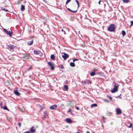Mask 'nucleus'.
<instances>
[{"label":"nucleus","mask_w":133,"mask_h":133,"mask_svg":"<svg viewBox=\"0 0 133 133\" xmlns=\"http://www.w3.org/2000/svg\"><path fill=\"white\" fill-rule=\"evenodd\" d=\"M116 27L114 24H110L108 27V30L111 31L113 32L114 31Z\"/></svg>","instance_id":"obj_1"},{"label":"nucleus","mask_w":133,"mask_h":133,"mask_svg":"<svg viewBox=\"0 0 133 133\" xmlns=\"http://www.w3.org/2000/svg\"><path fill=\"white\" fill-rule=\"evenodd\" d=\"M114 86V88L113 90H112L111 91L112 93L115 92L117 91L118 90V84L115 83Z\"/></svg>","instance_id":"obj_2"},{"label":"nucleus","mask_w":133,"mask_h":133,"mask_svg":"<svg viewBox=\"0 0 133 133\" xmlns=\"http://www.w3.org/2000/svg\"><path fill=\"white\" fill-rule=\"evenodd\" d=\"M48 63L49 65L50 66L51 69L52 70H54V67L55 65V64L52 62H49Z\"/></svg>","instance_id":"obj_3"},{"label":"nucleus","mask_w":133,"mask_h":133,"mask_svg":"<svg viewBox=\"0 0 133 133\" xmlns=\"http://www.w3.org/2000/svg\"><path fill=\"white\" fill-rule=\"evenodd\" d=\"M8 49L10 50H12L14 48L15 46L14 45L10 44L7 45Z\"/></svg>","instance_id":"obj_4"},{"label":"nucleus","mask_w":133,"mask_h":133,"mask_svg":"<svg viewBox=\"0 0 133 133\" xmlns=\"http://www.w3.org/2000/svg\"><path fill=\"white\" fill-rule=\"evenodd\" d=\"M62 57L64 60H66L69 57V55L68 54L64 53V54L62 55Z\"/></svg>","instance_id":"obj_5"},{"label":"nucleus","mask_w":133,"mask_h":133,"mask_svg":"<svg viewBox=\"0 0 133 133\" xmlns=\"http://www.w3.org/2000/svg\"><path fill=\"white\" fill-rule=\"evenodd\" d=\"M116 114L117 115L120 114L122 113V111L119 108H116Z\"/></svg>","instance_id":"obj_6"},{"label":"nucleus","mask_w":133,"mask_h":133,"mask_svg":"<svg viewBox=\"0 0 133 133\" xmlns=\"http://www.w3.org/2000/svg\"><path fill=\"white\" fill-rule=\"evenodd\" d=\"M82 83L83 84H89V83L90 84L91 83V82L90 81H89L88 80H85V81H82Z\"/></svg>","instance_id":"obj_7"},{"label":"nucleus","mask_w":133,"mask_h":133,"mask_svg":"<svg viewBox=\"0 0 133 133\" xmlns=\"http://www.w3.org/2000/svg\"><path fill=\"white\" fill-rule=\"evenodd\" d=\"M30 132H34L35 131L36 129L33 126L31 128H30Z\"/></svg>","instance_id":"obj_8"},{"label":"nucleus","mask_w":133,"mask_h":133,"mask_svg":"<svg viewBox=\"0 0 133 133\" xmlns=\"http://www.w3.org/2000/svg\"><path fill=\"white\" fill-rule=\"evenodd\" d=\"M57 106L56 105H53L50 107V109L55 110L57 108Z\"/></svg>","instance_id":"obj_9"},{"label":"nucleus","mask_w":133,"mask_h":133,"mask_svg":"<svg viewBox=\"0 0 133 133\" xmlns=\"http://www.w3.org/2000/svg\"><path fill=\"white\" fill-rule=\"evenodd\" d=\"M66 121L68 123H70L72 122V121L71 119L69 118H66Z\"/></svg>","instance_id":"obj_10"},{"label":"nucleus","mask_w":133,"mask_h":133,"mask_svg":"<svg viewBox=\"0 0 133 133\" xmlns=\"http://www.w3.org/2000/svg\"><path fill=\"white\" fill-rule=\"evenodd\" d=\"M14 92V93L17 96H19L20 95V93L17 90H15Z\"/></svg>","instance_id":"obj_11"},{"label":"nucleus","mask_w":133,"mask_h":133,"mask_svg":"<svg viewBox=\"0 0 133 133\" xmlns=\"http://www.w3.org/2000/svg\"><path fill=\"white\" fill-rule=\"evenodd\" d=\"M34 53L36 55H39L41 53L39 51H37L36 50L34 51Z\"/></svg>","instance_id":"obj_12"},{"label":"nucleus","mask_w":133,"mask_h":133,"mask_svg":"<svg viewBox=\"0 0 133 133\" xmlns=\"http://www.w3.org/2000/svg\"><path fill=\"white\" fill-rule=\"evenodd\" d=\"M21 11H24L25 9V6L23 5H21Z\"/></svg>","instance_id":"obj_13"},{"label":"nucleus","mask_w":133,"mask_h":133,"mask_svg":"<svg viewBox=\"0 0 133 133\" xmlns=\"http://www.w3.org/2000/svg\"><path fill=\"white\" fill-rule=\"evenodd\" d=\"M51 59L52 60H54L55 59V57L54 55H52L50 56Z\"/></svg>","instance_id":"obj_14"},{"label":"nucleus","mask_w":133,"mask_h":133,"mask_svg":"<svg viewBox=\"0 0 133 133\" xmlns=\"http://www.w3.org/2000/svg\"><path fill=\"white\" fill-rule=\"evenodd\" d=\"M33 42V41H29L28 43V44L29 45H31L32 44Z\"/></svg>","instance_id":"obj_15"},{"label":"nucleus","mask_w":133,"mask_h":133,"mask_svg":"<svg viewBox=\"0 0 133 133\" xmlns=\"http://www.w3.org/2000/svg\"><path fill=\"white\" fill-rule=\"evenodd\" d=\"M12 32L9 31H8V33L7 34V35H9L10 37H11L12 34Z\"/></svg>","instance_id":"obj_16"},{"label":"nucleus","mask_w":133,"mask_h":133,"mask_svg":"<svg viewBox=\"0 0 133 133\" xmlns=\"http://www.w3.org/2000/svg\"><path fill=\"white\" fill-rule=\"evenodd\" d=\"M68 89V87L67 85H65L64 86V90H67Z\"/></svg>","instance_id":"obj_17"},{"label":"nucleus","mask_w":133,"mask_h":133,"mask_svg":"<svg viewBox=\"0 0 133 133\" xmlns=\"http://www.w3.org/2000/svg\"><path fill=\"white\" fill-rule=\"evenodd\" d=\"M70 65L71 66L74 67L75 66V65L74 63L71 62L70 63Z\"/></svg>","instance_id":"obj_18"},{"label":"nucleus","mask_w":133,"mask_h":133,"mask_svg":"<svg viewBox=\"0 0 133 133\" xmlns=\"http://www.w3.org/2000/svg\"><path fill=\"white\" fill-rule=\"evenodd\" d=\"M122 33L123 37L124 36L126 35V32L124 30H123L122 31Z\"/></svg>","instance_id":"obj_19"},{"label":"nucleus","mask_w":133,"mask_h":133,"mask_svg":"<svg viewBox=\"0 0 133 133\" xmlns=\"http://www.w3.org/2000/svg\"><path fill=\"white\" fill-rule=\"evenodd\" d=\"M90 75L91 76H93L95 75L96 74L95 72H91L90 73Z\"/></svg>","instance_id":"obj_20"},{"label":"nucleus","mask_w":133,"mask_h":133,"mask_svg":"<svg viewBox=\"0 0 133 133\" xmlns=\"http://www.w3.org/2000/svg\"><path fill=\"white\" fill-rule=\"evenodd\" d=\"M1 9L2 10L6 12H8V10L7 9L3 7H1Z\"/></svg>","instance_id":"obj_21"},{"label":"nucleus","mask_w":133,"mask_h":133,"mask_svg":"<svg viewBox=\"0 0 133 133\" xmlns=\"http://www.w3.org/2000/svg\"><path fill=\"white\" fill-rule=\"evenodd\" d=\"M97 104L96 103H94L93 104H92L91 105V107H97Z\"/></svg>","instance_id":"obj_22"},{"label":"nucleus","mask_w":133,"mask_h":133,"mask_svg":"<svg viewBox=\"0 0 133 133\" xmlns=\"http://www.w3.org/2000/svg\"><path fill=\"white\" fill-rule=\"evenodd\" d=\"M3 31L7 34L8 33V31L6 29L4 28L3 29Z\"/></svg>","instance_id":"obj_23"},{"label":"nucleus","mask_w":133,"mask_h":133,"mask_svg":"<svg viewBox=\"0 0 133 133\" xmlns=\"http://www.w3.org/2000/svg\"><path fill=\"white\" fill-rule=\"evenodd\" d=\"M4 109V110H9V109H8V108H7V107L6 106H5L4 107V108H3Z\"/></svg>","instance_id":"obj_24"},{"label":"nucleus","mask_w":133,"mask_h":133,"mask_svg":"<svg viewBox=\"0 0 133 133\" xmlns=\"http://www.w3.org/2000/svg\"><path fill=\"white\" fill-rule=\"evenodd\" d=\"M124 2L127 3L129 2V0H123Z\"/></svg>","instance_id":"obj_25"},{"label":"nucleus","mask_w":133,"mask_h":133,"mask_svg":"<svg viewBox=\"0 0 133 133\" xmlns=\"http://www.w3.org/2000/svg\"><path fill=\"white\" fill-rule=\"evenodd\" d=\"M75 0L76 2L77 5H78V7H79V3L78 2V1H77V0Z\"/></svg>","instance_id":"obj_26"},{"label":"nucleus","mask_w":133,"mask_h":133,"mask_svg":"<svg viewBox=\"0 0 133 133\" xmlns=\"http://www.w3.org/2000/svg\"><path fill=\"white\" fill-rule=\"evenodd\" d=\"M71 0H67L66 2V4H67Z\"/></svg>","instance_id":"obj_27"},{"label":"nucleus","mask_w":133,"mask_h":133,"mask_svg":"<svg viewBox=\"0 0 133 133\" xmlns=\"http://www.w3.org/2000/svg\"><path fill=\"white\" fill-rule=\"evenodd\" d=\"M61 31L62 32H64V34H65V33H66L65 32V31L63 30V29H62L61 30Z\"/></svg>","instance_id":"obj_28"},{"label":"nucleus","mask_w":133,"mask_h":133,"mask_svg":"<svg viewBox=\"0 0 133 133\" xmlns=\"http://www.w3.org/2000/svg\"><path fill=\"white\" fill-rule=\"evenodd\" d=\"M132 25H133V21H131L130 26H131Z\"/></svg>","instance_id":"obj_29"},{"label":"nucleus","mask_w":133,"mask_h":133,"mask_svg":"<svg viewBox=\"0 0 133 133\" xmlns=\"http://www.w3.org/2000/svg\"><path fill=\"white\" fill-rule=\"evenodd\" d=\"M132 124L131 123H130V125L128 126V127L129 128H130L132 126Z\"/></svg>","instance_id":"obj_30"},{"label":"nucleus","mask_w":133,"mask_h":133,"mask_svg":"<svg viewBox=\"0 0 133 133\" xmlns=\"http://www.w3.org/2000/svg\"><path fill=\"white\" fill-rule=\"evenodd\" d=\"M77 10H76V11H73V10H71V12H73V13H76L77 12Z\"/></svg>","instance_id":"obj_31"},{"label":"nucleus","mask_w":133,"mask_h":133,"mask_svg":"<svg viewBox=\"0 0 133 133\" xmlns=\"http://www.w3.org/2000/svg\"><path fill=\"white\" fill-rule=\"evenodd\" d=\"M104 101L107 103L109 102V101L107 99H105L104 100Z\"/></svg>","instance_id":"obj_32"},{"label":"nucleus","mask_w":133,"mask_h":133,"mask_svg":"<svg viewBox=\"0 0 133 133\" xmlns=\"http://www.w3.org/2000/svg\"><path fill=\"white\" fill-rule=\"evenodd\" d=\"M108 98H109L111 100L112 99V98L111 97V96H108Z\"/></svg>","instance_id":"obj_33"},{"label":"nucleus","mask_w":133,"mask_h":133,"mask_svg":"<svg viewBox=\"0 0 133 133\" xmlns=\"http://www.w3.org/2000/svg\"><path fill=\"white\" fill-rule=\"evenodd\" d=\"M32 66H30V68H29L28 69V71L29 70H30V69H32Z\"/></svg>","instance_id":"obj_34"},{"label":"nucleus","mask_w":133,"mask_h":133,"mask_svg":"<svg viewBox=\"0 0 133 133\" xmlns=\"http://www.w3.org/2000/svg\"><path fill=\"white\" fill-rule=\"evenodd\" d=\"M61 69H63L64 68V67L63 65H61Z\"/></svg>","instance_id":"obj_35"},{"label":"nucleus","mask_w":133,"mask_h":133,"mask_svg":"<svg viewBox=\"0 0 133 133\" xmlns=\"http://www.w3.org/2000/svg\"><path fill=\"white\" fill-rule=\"evenodd\" d=\"M78 59H74L73 60V62H75V61H77Z\"/></svg>","instance_id":"obj_36"},{"label":"nucleus","mask_w":133,"mask_h":133,"mask_svg":"<svg viewBox=\"0 0 133 133\" xmlns=\"http://www.w3.org/2000/svg\"><path fill=\"white\" fill-rule=\"evenodd\" d=\"M18 125L19 127H20L21 125V123L20 122L18 123Z\"/></svg>","instance_id":"obj_37"},{"label":"nucleus","mask_w":133,"mask_h":133,"mask_svg":"<svg viewBox=\"0 0 133 133\" xmlns=\"http://www.w3.org/2000/svg\"><path fill=\"white\" fill-rule=\"evenodd\" d=\"M71 109H69V110L68 111V112H69L71 111Z\"/></svg>","instance_id":"obj_38"},{"label":"nucleus","mask_w":133,"mask_h":133,"mask_svg":"<svg viewBox=\"0 0 133 133\" xmlns=\"http://www.w3.org/2000/svg\"><path fill=\"white\" fill-rule=\"evenodd\" d=\"M76 108L77 110H79V107H76Z\"/></svg>","instance_id":"obj_39"},{"label":"nucleus","mask_w":133,"mask_h":133,"mask_svg":"<svg viewBox=\"0 0 133 133\" xmlns=\"http://www.w3.org/2000/svg\"><path fill=\"white\" fill-rule=\"evenodd\" d=\"M67 9L68 10H69L70 11H71V10L69 8H68Z\"/></svg>","instance_id":"obj_40"},{"label":"nucleus","mask_w":133,"mask_h":133,"mask_svg":"<svg viewBox=\"0 0 133 133\" xmlns=\"http://www.w3.org/2000/svg\"><path fill=\"white\" fill-rule=\"evenodd\" d=\"M24 133H30V132L29 131H26Z\"/></svg>","instance_id":"obj_41"},{"label":"nucleus","mask_w":133,"mask_h":133,"mask_svg":"<svg viewBox=\"0 0 133 133\" xmlns=\"http://www.w3.org/2000/svg\"><path fill=\"white\" fill-rule=\"evenodd\" d=\"M101 2V1H99L98 2V4H99V5L101 4H100V2Z\"/></svg>","instance_id":"obj_42"},{"label":"nucleus","mask_w":133,"mask_h":133,"mask_svg":"<svg viewBox=\"0 0 133 133\" xmlns=\"http://www.w3.org/2000/svg\"><path fill=\"white\" fill-rule=\"evenodd\" d=\"M113 124V122H111V123H110V124H111V125H112Z\"/></svg>","instance_id":"obj_43"},{"label":"nucleus","mask_w":133,"mask_h":133,"mask_svg":"<svg viewBox=\"0 0 133 133\" xmlns=\"http://www.w3.org/2000/svg\"><path fill=\"white\" fill-rule=\"evenodd\" d=\"M102 119H105V117H104V116H103L102 117Z\"/></svg>","instance_id":"obj_44"},{"label":"nucleus","mask_w":133,"mask_h":133,"mask_svg":"<svg viewBox=\"0 0 133 133\" xmlns=\"http://www.w3.org/2000/svg\"><path fill=\"white\" fill-rule=\"evenodd\" d=\"M103 122L105 123V119H103Z\"/></svg>","instance_id":"obj_45"},{"label":"nucleus","mask_w":133,"mask_h":133,"mask_svg":"<svg viewBox=\"0 0 133 133\" xmlns=\"http://www.w3.org/2000/svg\"><path fill=\"white\" fill-rule=\"evenodd\" d=\"M86 133H90V132H89L88 131H87Z\"/></svg>","instance_id":"obj_46"},{"label":"nucleus","mask_w":133,"mask_h":133,"mask_svg":"<svg viewBox=\"0 0 133 133\" xmlns=\"http://www.w3.org/2000/svg\"><path fill=\"white\" fill-rule=\"evenodd\" d=\"M82 46L84 47V45L83 44H82Z\"/></svg>","instance_id":"obj_47"},{"label":"nucleus","mask_w":133,"mask_h":133,"mask_svg":"<svg viewBox=\"0 0 133 133\" xmlns=\"http://www.w3.org/2000/svg\"><path fill=\"white\" fill-rule=\"evenodd\" d=\"M79 133V132H77V133Z\"/></svg>","instance_id":"obj_48"}]
</instances>
